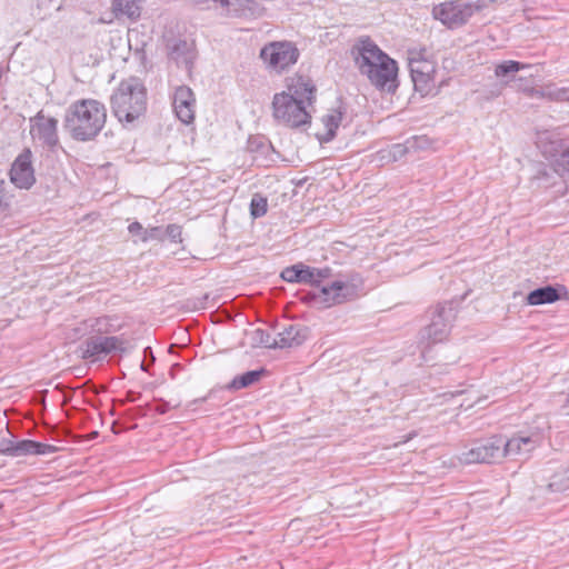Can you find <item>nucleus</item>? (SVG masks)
<instances>
[{"mask_svg":"<svg viewBox=\"0 0 569 569\" xmlns=\"http://www.w3.org/2000/svg\"><path fill=\"white\" fill-rule=\"evenodd\" d=\"M355 61L377 89L391 94L396 92L399 86L398 64L370 38L360 41Z\"/></svg>","mask_w":569,"mask_h":569,"instance_id":"nucleus-1","label":"nucleus"},{"mask_svg":"<svg viewBox=\"0 0 569 569\" xmlns=\"http://www.w3.org/2000/svg\"><path fill=\"white\" fill-rule=\"evenodd\" d=\"M107 121L106 106L96 99H80L72 102L64 112L63 128L79 142L94 140Z\"/></svg>","mask_w":569,"mask_h":569,"instance_id":"nucleus-2","label":"nucleus"},{"mask_svg":"<svg viewBox=\"0 0 569 569\" xmlns=\"http://www.w3.org/2000/svg\"><path fill=\"white\" fill-rule=\"evenodd\" d=\"M148 93L143 81L136 76L122 79L110 97L112 114L124 128L134 126L147 112Z\"/></svg>","mask_w":569,"mask_h":569,"instance_id":"nucleus-3","label":"nucleus"},{"mask_svg":"<svg viewBox=\"0 0 569 569\" xmlns=\"http://www.w3.org/2000/svg\"><path fill=\"white\" fill-rule=\"evenodd\" d=\"M430 323L420 330L419 343L423 345L421 357L426 359L427 349L447 339L458 315V303L453 300L439 302L430 310Z\"/></svg>","mask_w":569,"mask_h":569,"instance_id":"nucleus-4","label":"nucleus"},{"mask_svg":"<svg viewBox=\"0 0 569 569\" xmlns=\"http://www.w3.org/2000/svg\"><path fill=\"white\" fill-rule=\"evenodd\" d=\"M259 57L266 69L281 73L297 63L300 52L291 41H271L261 48Z\"/></svg>","mask_w":569,"mask_h":569,"instance_id":"nucleus-5","label":"nucleus"},{"mask_svg":"<svg viewBox=\"0 0 569 569\" xmlns=\"http://www.w3.org/2000/svg\"><path fill=\"white\" fill-rule=\"evenodd\" d=\"M273 117L276 120L291 128H299L310 123L311 116L302 106V101H297L290 94L284 92L276 93L272 100Z\"/></svg>","mask_w":569,"mask_h":569,"instance_id":"nucleus-6","label":"nucleus"},{"mask_svg":"<svg viewBox=\"0 0 569 569\" xmlns=\"http://www.w3.org/2000/svg\"><path fill=\"white\" fill-rule=\"evenodd\" d=\"M423 51L426 50L409 51L408 57V67L413 82V88L422 97L433 93L436 88V64L433 61L423 58Z\"/></svg>","mask_w":569,"mask_h":569,"instance_id":"nucleus-7","label":"nucleus"},{"mask_svg":"<svg viewBox=\"0 0 569 569\" xmlns=\"http://www.w3.org/2000/svg\"><path fill=\"white\" fill-rule=\"evenodd\" d=\"M503 457V436L497 435L476 441L468 451L462 452L460 461L468 465L492 463Z\"/></svg>","mask_w":569,"mask_h":569,"instance_id":"nucleus-8","label":"nucleus"},{"mask_svg":"<svg viewBox=\"0 0 569 569\" xmlns=\"http://www.w3.org/2000/svg\"><path fill=\"white\" fill-rule=\"evenodd\" d=\"M539 148L542 154L552 162L556 172L561 176L569 174V139L547 132L540 138Z\"/></svg>","mask_w":569,"mask_h":569,"instance_id":"nucleus-9","label":"nucleus"},{"mask_svg":"<svg viewBox=\"0 0 569 569\" xmlns=\"http://www.w3.org/2000/svg\"><path fill=\"white\" fill-rule=\"evenodd\" d=\"M476 8L463 0H449L432 9L435 19L450 29L463 26L475 13Z\"/></svg>","mask_w":569,"mask_h":569,"instance_id":"nucleus-10","label":"nucleus"},{"mask_svg":"<svg viewBox=\"0 0 569 569\" xmlns=\"http://www.w3.org/2000/svg\"><path fill=\"white\" fill-rule=\"evenodd\" d=\"M196 4L213 3L224 16L232 18L258 19L264 14V7L258 0H192Z\"/></svg>","mask_w":569,"mask_h":569,"instance_id":"nucleus-11","label":"nucleus"},{"mask_svg":"<svg viewBox=\"0 0 569 569\" xmlns=\"http://www.w3.org/2000/svg\"><path fill=\"white\" fill-rule=\"evenodd\" d=\"M30 134L33 139H38L49 150L53 151L59 147L60 140L58 136V119L47 117L43 110L30 118Z\"/></svg>","mask_w":569,"mask_h":569,"instance_id":"nucleus-12","label":"nucleus"},{"mask_svg":"<svg viewBox=\"0 0 569 569\" xmlns=\"http://www.w3.org/2000/svg\"><path fill=\"white\" fill-rule=\"evenodd\" d=\"M9 176L10 181L19 189L29 190L36 183L32 152L29 148H24L14 159Z\"/></svg>","mask_w":569,"mask_h":569,"instance_id":"nucleus-13","label":"nucleus"},{"mask_svg":"<svg viewBox=\"0 0 569 569\" xmlns=\"http://www.w3.org/2000/svg\"><path fill=\"white\" fill-rule=\"evenodd\" d=\"M166 48L168 58L191 76L197 58L194 43L182 38H171L167 40Z\"/></svg>","mask_w":569,"mask_h":569,"instance_id":"nucleus-14","label":"nucleus"},{"mask_svg":"<svg viewBox=\"0 0 569 569\" xmlns=\"http://www.w3.org/2000/svg\"><path fill=\"white\" fill-rule=\"evenodd\" d=\"M321 120L325 127V132L317 133V139L322 144L332 141L336 138L339 126L343 123V121H347L346 124L350 123L352 121V117H348V104L339 98L337 100V106L330 109Z\"/></svg>","mask_w":569,"mask_h":569,"instance_id":"nucleus-15","label":"nucleus"},{"mask_svg":"<svg viewBox=\"0 0 569 569\" xmlns=\"http://www.w3.org/2000/svg\"><path fill=\"white\" fill-rule=\"evenodd\" d=\"M172 107L177 118L184 124H190L194 120L196 97L188 86H178L172 98Z\"/></svg>","mask_w":569,"mask_h":569,"instance_id":"nucleus-16","label":"nucleus"},{"mask_svg":"<svg viewBox=\"0 0 569 569\" xmlns=\"http://www.w3.org/2000/svg\"><path fill=\"white\" fill-rule=\"evenodd\" d=\"M312 287V290L301 295L300 300L302 302L319 309L339 305V300L336 298V289H331V283L329 286H321L318 281Z\"/></svg>","mask_w":569,"mask_h":569,"instance_id":"nucleus-17","label":"nucleus"},{"mask_svg":"<svg viewBox=\"0 0 569 569\" xmlns=\"http://www.w3.org/2000/svg\"><path fill=\"white\" fill-rule=\"evenodd\" d=\"M538 443L539 438L537 436L518 435L510 439L503 437V455L511 458L528 455Z\"/></svg>","mask_w":569,"mask_h":569,"instance_id":"nucleus-18","label":"nucleus"},{"mask_svg":"<svg viewBox=\"0 0 569 569\" xmlns=\"http://www.w3.org/2000/svg\"><path fill=\"white\" fill-rule=\"evenodd\" d=\"M363 281L358 273L350 274L347 280L331 282V289H336V298L339 305L351 301L359 296Z\"/></svg>","mask_w":569,"mask_h":569,"instance_id":"nucleus-19","label":"nucleus"},{"mask_svg":"<svg viewBox=\"0 0 569 569\" xmlns=\"http://www.w3.org/2000/svg\"><path fill=\"white\" fill-rule=\"evenodd\" d=\"M568 291L565 286L553 287L551 284L539 287L530 291L526 298L527 303L530 306H540L547 303H553L561 299L562 295H567Z\"/></svg>","mask_w":569,"mask_h":569,"instance_id":"nucleus-20","label":"nucleus"},{"mask_svg":"<svg viewBox=\"0 0 569 569\" xmlns=\"http://www.w3.org/2000/svg\"><path fill=\"white\" fill-rule=\"evenodd\" d=\"M309 332V328L303 325H290L278 333V348L299 347L308 339Z\"/></svg>","mask_w":569,"mask_h":569,"instance_id":"nucleus-21","label":"nucleus"},{"mask_svg":"<svg viewBox=\"0 0 569 569\" xmlns=\"http://www.w3.org/2000/svg\"><path fill=\"white\" fill-rule=\"evenodd\" d=\"M79 351L81 353V359L90 360L92 362L101 361L108 357L103 336L101 335H90L80 343Z\"/></svg>","mask_w":569,"mask_h":569,"instance_id":"nucleus-22","label":"nucleus"},{"mask_svg":"<svg viewBox=\"0 0 569 569\" xmlns=\"http://www.w3.org/2000/svg\"><path fill=\"white\" fill-rule=\"evenodd\" d=\"M316 88L311 81L306 80L303 77H297L288 84V91L284 94H290L295 100L302 101V106L311 104L315 100Z\"/></svg>","mask_w":569,"mask_h":569,"instance_id":"nucleus-23","label":"nucleus"},{"mask_svg":"<svg viewBox=\"0 0 569 569\" xmlns=\"http://www.w3.org/2000/svg\"><path fill=\"white\" fill-rule=\"evenodd\" d=\"M316 268H311L303 263H297L291 267H287L281 271L280 277L286 282L290 283H309L315 284L318 280L315 279Z\"/></svg>","mask_w":569,"mask_h":569,"instance_id":"nucleus-24","label":"nucleus"},{"mask_svg":"<svg viewBox=\"0 0 569 569\" xmlns=\"http://www.w3.org/2000/svg\"><path fill=\"white\" fill-rule=\"evenodd\" d=\"M111 7L117 19L126 17L137 21L141 16V0H112Z\"/></svg>","mask_w":569,"mask_h":569,"instance_id":"nucleus-25","label":"nucleus"},{"mask_svg":"<svg viewBox=\"0 0 569 569\" xmlns=\"http://www.w3.org/2000/svg\"><path fill=\"white\" fill-rule=\"evenodd\" d=\"M103 342L108 356L112 353H119L120 356L127 355L133 349V346L123 335L103 336Z\"/></svg>","mask_w":569,"mask_h":569,"instance_id":"nucleus-26","label":"nucleus"},{"mask_svg":"<svg viewBox=\"0 0 569 569\" xmlns=\"http://www.w3.org/2000/svg\"><path fill=\"white\" fill-rule=\"evenodd\" d=\"M114 318L103 316L96 318L90 323V335L111 336L119 331L120 326L113 323Z\"/></svg>","mask_w":569,"mask_h":569,"instance_id":"nucleus-27","label":"nucleus"},{"mask_svg":"<svg viewBox=\"0 0 569 569\" xmlns=\"http://www.w3.org/2000/svg\"><path fill=\"white\" fill-rule=\"evenodd\" d=\"M264 369L259 370H250L240 376L234 377L229 383L228 388L233 390H239L247 388L254 382L259 381L260 378L264 375Z\"/></svg>","mask_w":569,"mask_h":569,"instance_id":"nucleus-28","label":"nucleus"},{"mask_svg":"<svg viewBox=\"0 0 569 569\" xmlns=\"http://www.w3.org/2000/svg\"><path fill=\"white\" fill-rule=\"evenodd\" d=\"M530 64H527V63H522V62H519V61H515V60H505L500 63H498L495 68V74L496 77L498 78H505V77H510L512 79H516L515 78V73L520 71V70H523V69H527L529 68Z\"/></svg>","mask_w":569,"mask_h":569,"instance_id":"nucleus-29","label":"nucleus"},{"mask_svg":"<svg viewBox=\"0 0 569 569\" xmlns=\"http://www.w3.org/2000/svg\"><path fill=\"white\" fill-rule=\"evenodd\" d=\"M247 150L251 153H258L267 156L270 151L274 152V149L270 141L263 136H251L247 141Z\"/></svg>","mask_w":569,"mask_h":569,"instance_id":"nucleus-30","label":"nucleus"},{"mask_svg":"<svg viewBox=\"0 0 569 569\" xmlns=\"http://www.w3.org/2000/svg\"><path fill=\"white\" fill-rule=\"evenodd\" d=\"M268 211L267 198L254 193L250 201V214L253 219L263 217Z\"/></svg>","mask_w":569,"mask_h":569,"instance_id":"nucleus-31","label":"nucleus"},{"mask_svg":"<svg viewBox=\"0 0 569 569\" xmlns=\"http://www.w3.org/2000/svg\"><path fill=\"white\" fill-rule=\"evenodd\" d=\"M252 335V339L257 345L269 349L278 348V338H273L267 330L259 328Z\"/></svg>","mask_w":569,"mask_h":569,"instance_id":"nucleus-32","label":"nucleus"},{"mask_svg":"<svg viewBox=\"0 0 569 569\" xmlns=\"http://www.w3.org/2000/svg\"><path fill=\"white\" fill-rule=\"evenodd\" d=\"M408 152V147L402 143H395L389 149L379 151L381 159L388 161H398L403 158Z\"/></svg>","mask_w":569,"mask_h":569,"instance_id":"nucleus-33","label":"nucleus"},{"mask_svg":"<svg viewBox=\"0 0 569 569\" xmlns=\"http://www.w3.org/2000/svg\"><path fill=\"white\" fill-rule=\"evenodd\" d=\"M515 80L517 82V89L519 91L523 92L525 94H527L528 97H531V98H543L545 97V91L536 89L531 84V81L529 79L519 77Z\"/></svg>","mask_w":569,"mask_h":569,"instance_id":"nucleus-34","label":"nucleus"},{"mask_svg":"<svg viewBox=\"0 0 569 569\" xmlns=\"http://www.w3.org/2000/svg\"><path fill=\"white\" fill-rule=\"evenodd\" d=\"M36 441L30 439L18 440L13 457L34 455Z\"/></svg>","mask_w":569,"mask_h":569,"instance_id":"nucleus-35","label":"nucleus"},{"mask_svg":"<svg viewBox=\"0 0 569 569\" xmlns=\"http://www.w3.org/2000/svg\"><path fill=\"white\" fill-rule=\"evenodd\" d=\"M545 97L555 101H569V88H546Z\"/></svg>","mask_w":569,"mask_h":569,"instance_id":"nucleus-36","label":"nucleus"},{"mask_svg":"<svg viewBox=\"0 0 569 569\" xmlns=\"http://www.w3.org/2000/svg\"><path fill=\"white\" fill-rule=\"evenodd\" d=\"M164 239L168 238L173 243L182 242V227L176 223H170L163 230Z\"/></svg>","mask_w":569,"mask_h":569,"instance_id":"nucleus-37","label":"nucleus"},{"mask_svg":"<svg viewBox=\"0 0 569 569\" xmlns=\"http://www.w3.org/2000/svg\"><path fill=\"white\" fill-rule=\"evenodd\" d=\"M151 240H156L159 242L164 241V232L161 227H151L146 229V232H143V236L141 237V241L148 242Z\"/></svg>","mask_w":569,"mask_h":569,"instance_id":"nucleus-38","label":"nucleus"},{"mask_svg":"<svg viewBox=\"0 0 569 569\" xmlns=\"http://www.w3.org/2000/svg\"><path fill=\"white\" fill-rule=\"evenodd\" d=\"M16 440L13 437L11 438H2L0 441V451L4 456L13 457L16 451Z\"/></svg>","mask_w":569,"mask_h":569,"instance_id":"nucleus-39","label":"nucleus"},{"mask_svg":"<svg viewBox=\"0 0 569 569\" xmlns=\"http://www.w3.org/2000/svg\"><path fill=\"white\" fill-rule=\"evenodd\" d=\"M143 357L144 359L140 363V369L144 372L149 371V367L154 363L156 358L153 356L151 347H146L143 349Z\"/></svg>","mask_w":569,"mask_h":569,"instance_id":"nucleus-40","label":"nucleus"},{"mask_svg":"<svg viewBox=\"0 0 569 569\" xmlns=\"http://www.w3.org/2000/svg\"><path fill=\"white\" fill-rule=\"evenodd\" d=\"M10 207V201L7 192V182L0 177V209L6 210Z\"/></svg>","mask_w":569,"mask_h":569,"instance_id":"nucleus-41","label":"nucleus"},{"mask_svg":"<svg viewBox=\"0 0 569 569\" xmlns=\"http://www.w3.org/2000/svg\"><path fill=\"white\" fill-rule=\"evenodd\" d=\"M57 451H58V447H56L53 445H48V443H42V442L36 441L34 455L44 456V455L54 453Z\"/></svg>","mask_w":569,"mask_h":569,"instance_id":"nucleus-42","label":"nucleus"},{"mask_svg":"<svg viewBox=\"0 0 569 569\" xmlns=\"http://www.w3.org/2000/svg\"><path fill=\"white\" fill-rule=\"evenodd\" d=\"M128 231L132 236H138L140 239L143 236V232H146V229L142 227V224L139 221L131 222L128 226Z\"/></svg>","mask_w":569,"mask_h":569,"instance_id":"nucleus-43","label":"nucleus"},{"mask_svg":"<svg viewBox=\"0 0 569 569\" xmlns=\"http://www.w3.org/2000/svg\"><path fill=\"white\" fill-rule=\"evenodd\" d=\"M331 276V269L326 267V268H319L317 269L316 268V271H315V279L316 280H321V279H326V278H329Z\"/></svg>","mask_w":569,"mask_h":569,"instance_id":"nucleus-44","label":"nucleus"},{"mask_svg":"<svg viewBox=\"0 0 569 569\" xmlns=\"http://www.w3.org/2000/svg\"><path fill=\"white\" fill-rule=\"evenodd\" d=\"M140 398H141V392H136V391H132V390H129L127 392V396H126V399L129 402H134V401H137Z\"/></svg>","mask_w":569,"mask_h":569,"instance_id":"nucleus-45","label":"nucleus"},{"mask_svg":"<svg viewBox=\"0 0 569 569\" xmlns=\"http://www.w3.org/2000/svg\"><path fill=\"white\" fill-rule=\"evenodd\" d=\"M169 405L167 402H163L162 406L158 407L156 411L160 415H163L168 411Z\"/></svg>","mask_w":569,"mask_h":569,"instance_id":"nucleus-46","label":"nucleus"},{"mask_svg":"<svg viewBox=\"0 0 569 569\" xmlns=\"http://www.w3.org/2000/svg\"><path fill=\"white\" fill-rule=\"evenodd\" d=\"M207 400V397H202V398H198V399H194L193 401H191L188 407H191L192 405H197V403H201V402H204Z\"/></svg>","mask_w":569,"mask_h":569,"instance_id":"nucleus-47","label":"nucleus"},{"mask_svg":"<svg viewBox=\"0 0 569 569\" xmlns=\"http://www.w3.org/2000/svg\"><path fill=\"white\" fill-rule=\"evenodd\" d=\"M137 53H138V54H141V58H142V59H144V58H146V54H144L143 49H137Z\"/></svg>","mask_w":569,"mask_h":569,"instance_id":"nucleus-48","label":"nucleus"},{"mask_svg":"<svg viewBox=\"0 0 569 569\" xmlns=\"http://www.w3.org/2000/svg\"><path fill=\"white\" fill-rule=\"evenodd\" d=\"M64 399H66V401H69L70 400V396L64 395Z\"/></svg>","mask_w":569,"mask_h":569,"instance_id":"nucleus-49","label":"nucleus"},{"mask_svg":"<svg viewBox=\"0 0 569 569\" xmlns=\"http://www.w3.org/2000/svg\"><path fill=\"white\" fill-rule=\"evenodd\" d=\"M57 389H64V387L57 385Z\"/></svg>","mask_w":569,"mask_h":569,"instance_id":"nucleus-50","label":"nucleus"}]
</instances>
